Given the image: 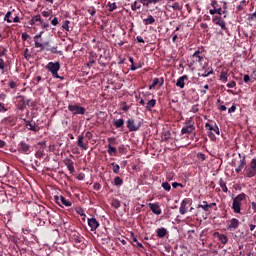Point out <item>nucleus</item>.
Instances as JSON below:
<instances>
[{
	"mask_svg": "<svg viewBox=\"0 0 256 256\" xmlns=\"http://www.w3.org/2000/svg\"><path fill=\"white\" fill-rule=\"evenodd\" d=\"M245 199H247V195L245 193H241L233 199L232 209L234 213H241V203H243Z\"/></svg>",
	"mask_w": 256,
	"mask_h": 256,
	"instance_id": "obj_2",
	"label": "nucleus"
},
{
	"mask_svg": "<svg viewBox=\"0 0 256 256\" xmlns=\"http://www.w3.org/2000/svg\"><path fill=\"white\" fill-rule=\"evenodd\" d=\"M112 205L115 209H119V207H121V203L118 200H113Z\"/></svg>",
	"mask_w": 256,
	"mask_h": 256,
	"instance_id": "obj_48",
	"label": "nucleus"
},
{
	"mask_svg": "<svg viewBox=\"0 0 256 256\" xmlns=\"http://www.w3.org/2000/svg\"><path fill=\"white\" fill-rule=\"evenodd\" d=\"M216 235L219 241H221L222 245H227V241H229V239L224 234H220L219 232H217Z\"/></svg>",
	"mask_w": 256,
	"mask_h": 256,
	"instance_id": "obj_24",
	"label": "nucleus"
},
{
	"mask_svg": "<svg viewBox=\"0 0 256 256\" xmlns=\"http://www.w3.org/2000/svg\"><path fill=\"white\" fill-rule=\"evenodd\" d=\"M187 205H189V199L182 200L179 208L180 215H185V213H187Z\"/></svg>",
	"mask_w": 256,
	"mask_h": 256,
	"instance_id": "obj_16",
	"label": "nucleus"
},
{
	"mask_svg": "<svg viewBox=\"0 0 256 256\" xmlns=\"http://www.w3.org/2000/svg\"><path fill=\"white\" fill-rule=\"evenodd\" d=\"M35 41V47L36 49H41V51L45 50V45H43L42 43H40V41L38 39L34 40Z\"/></svg>",
	"mask_w": 256,
	"mask_h": 256,
	"instance_id": "obj_33",
	"label": "nucleus"
},
{
	"mask_svg": "<svg viewBox=\"0 0 256 256\" xmlns=\"http://www.w3.org/2000/svg\"><path fill=\"white\" fill-rule=\"evenodd\" d=\"M193 63H201L203 61V56H201V51L197 50L193 55H192Z\"/></svg>",
	"mask_w": 256,
	"mask_h": 256,
	"instance_id": "obj_18",
	"label": "nucleus"
},
{
	"mask_svg": "<svg viewBox=\"0 0 256 256\" xmlns=\"http://www.w3.org/2000/svg\"><path fill=\"white\" fill-rule=\"evenodd\" d=\"M42 16L46 18L51 17V11H43Z\"/></svg>",
	"mask_w": 256,
	"mask_h": 256,
	"instance_id": "obj_56",
	"label": "nucleus"
},
{
	"mask_svg": "<svg viewBox=\"0 0 256 256\" xmlns=\"http://www.w3.org/2000/svg\"><path fill=\"white\" fill-rule=\"evenodd\" d=\"M18 149L19 151H21V153H26V155H29V153H31L29 144L23 141L20 142Z\"/></svg>",
	"mask_w": 256,
	"mask_h": 256,
	"instance_id": "obj_14",
	"label": "nucleus"
},
{
	"mask_svg": "<svg viewBox=\"0 0 256 256\" xmlns=\"http://www.w3.org/2000/svg\"><path fill=\"white\" fill-rule=\"evenodd\" d=\"M256 171L253 169L250 164L245 167L244 169V177H248V179H251L252 177H255Z\"/></svg>",
	"mask_w": 256,
	"mask_h": 256,
	"instance_id": "obj_10",
	"label": "nucleus"
},
{
	"mask_svg": "<svg viewBox=\"0 0 256 256\" xmlns=\"http://www.w3.org/2000/svg\"><path fill=\"white\" fill-rule=\"evenodd\" d=\"M156 235L159 239H163L165 235H167V229L166 228H158L156 231Z\"/></svg>",
	"mask_w": 256,
	"mask_h": 256,
	"instance_id": "obj_20",
	"label": "nucleus"
},
{
	"mask_svg": "<svg viewBox=\"0 0 256 256\" xmlns=\"http://www.w3.org/2000/svg\"><path fill=\"white\" fill-rule=\"evenodd\" d=\"M108 145H113L115 144V137H112V138H108Z\"/></svg>",
	"mask_w": 256,
	"mask_h": 256,
	"instance_id": "obj_60",
	"label": "nucleus"
},
{
	"mask_svg": "<svg viewBox=\"0 0 256 256\" xmlns=\"http://www.w3.org/2000/svg\"><path fill=\"white\" fill-rule=\"evenodd\" d=\"M40 25H41L42 29H45L47 31V28L49 27V23L42 21V23Z\"/></svg>",
	"mask_w": 256,
	"mask_h": 256,
	"instance_id": "obj_57",
	"label": "nucleus"
},
{
	"mask_svg": "<svg viewBox=\"0 0 256 256\" xmlns=\"http://www.w3.org/2000/svg\"><path fill=\"white\" fill-rule=\"evenodd\" d=\"M26 127H27V129H29V131H37V126H36L35 122L27 121Z\"/></svg>",
	"mask_w": 256,
	"mask_h": 256,
	"instance_id": "obj_25",
	"label": "nucleus"
},
{
	"mask_svg": "<svg viewBox=\"0 0 256 256\" xmlns=\"http://www.w3.org/2000/svg\"><path fill=\"white\" fill-rule=\"evenodd\" d=\"M213 23H215V25H218L219 27H221V29H225V21L223 19H221V17L215 16L213 18Z\"/></svg>",
	"mask_w": 256,
	"mask_h": 256,
	"instance_id": "obj_19",
	"label": "nucleus"
},
{
	"mask_svg": "<svg viewBox=\"0 0 256 256\" xmlns=\"http://www.w3.org/2000/svg\"><path fill=\"white\" fill-rule=\"evenodd\" d=\"M249 17H250V19H255L256 18V10L254 13L250 14Z\"/></svg>",
	"mask_w": 256,
	"mask_h": 256,
	"instance_id": "obj_64",
	"label": "nucleus"
},
{
	"mask_svg": "<svg viewBox=\"0 0 256 256\" xmlns=\"http://www.w3.org/2000/svg\"><path fill=\"white\" fill-rule=\"evenodd\" d=\"M35 23H39L40 25L41 23H43V19L41 18V15H35L29 21V25H31L32 27L33 25H35Z\"/></svg>",
	"mask_w": 256,
	"mask_h": 256,
	"instance_id": "obj_17",
	"label": "nucleus"
},
{
	"mask_svg": "<svg viewBox=\"0 0 256 256\" xmlns=\"http://www.w3.org/2000/svg\"><path fill=\"white\" fill-rule=\"evenodd\" d=\"M108 9H109V11H115V9H117V4L116 3H110L108 5Z\"/></svg>",
	"mask_w": 256,
	"mask_h": 256,
	"instance_id": "obj_46",
	"label": "nucleus"
},
{
	"mask_svg": "<svg viewBox=\"0 0 256 256\" xmlns=\"http://www.w3.org/2000/svg\"><path fill=\"white\" fill-rule=\"evenodd\" d=\"M112 167H113V173L118 174L119 173V169H121V167L119 166V164H115V162L112 163Z\"/></svg>",
	"mask_w": 256,
	"mask_h": 256,
	"instance_id": "obj_38",
	"label": "nucleus"
},
{
	"mask_svg": "<svg viewBox=\"0 0 256 256\" xmlns=\"http://www.w3.org/2000/svg\"><path fill=\"white\" fill-rule=\"evenodd\" d=\"M148 207H150L154 215H161L162 211H161V207L159 206V203H149Z\"/></svg>",
	"mask_w": 256,
	"mask_h": 256,
	"instance_id": "obj_12",
	"label": "nucleus"
},
{
	"mask_svg": "<svg viewBox=\"0 0 256 256\" xmlns=\"http://www.w3.org/2000/svg\"><path fill=\"white\" fill-rule=\"evenodd\" d=\"M205 127L209 131L208 137H210L211 141H216L217 139L214 133H216V135H221V132L219 131V126H217V124L206 123Z\"/></svg>",
	"mask_w": 256,
	"mask_h": 256,
	"instance_id": "obj_3",
	"label": "nucleus"
},
{
	"mask_svg": "<svg viewBox=\"0 0 256 256\" xmlns=\"http://www.w3.org/2000/svg\"><path fill=\"white\" fill-rule=\"evenodd\" d=\"M136 41H138V43H145V40L141 36H137Z\"/></svg>",
	"mask_w": 256,
	"mask_h": 256,
	"instance_id": "obj_61",
	"label": "nucleus"
},
{
	"mask_svg": "<svg viewBox=\"0 0 256 256\" xmlns=\"http://www.w3.org/2000/svg\"><path fill=\"white\" fill-rule=\"evenodd\" d=\"M209 13L210 15H223V8H221V6H218L216 9H210Z\"/></svg>",
	"mask_w": 256,
	"mask_h": 256,
	"instance_id": "obj_23",
	"label": "nucleus"
},
{
	"mask_svg": "<svg viewBox=\"0 0 256 256\" xmlns=\"http://www.w3.org/2000/svg\"><path fill=\"white\" fill-rule=\"evenodd\" d=\"M126 123L129 131H139L141 128V124H135V120L133 119H128Z\"/></svg>",
	"mask_w": 256,
	"mask_h": 256,
	"instance_id": "obj_9",
	"label": "nucleus"
},
{
	"mask_svg": "<svg viewBox=\"0 0 256 256\" xmlns=\"http://www.w3.org/2000/svg\"><path fill=\"white\" fill-rule=\"evenodd\" d=\"M220 81H222V83H227L228 81L227 71L220 72Z\"/></svg>",
	"mask_w": 256,
	"mask_h": 256,
	"instance_id": "obj_31",
	"label": "nucleus"
},
{
	"mask_svg": "<svg viewBox=\"0 0 256 256\" xmlns=\"http://www.w3.org/2000/svg\"><path fill=\"white\" fill-rule=\"evenodd\" d=\"M235 111H237V106L232 105L229 109H228V113H235Z\"/></svg>",
	"mask_w": 256,
	"mask_h": 256,
	"instance_id": "obj_53",
	"label": "nucleus"
},
{
	"mask_svg": "<svg viewBox=\"0 0 256 256\" xmlns=\"http://www.w3.org/2000/svg\"><path fill=\"white\" fill-rule=\"evenodd\" d=\"M113 125H114V127H116V129H121V127H123V125H125V120H123V118L114 120Z\"/></svg>",
	"mask_w": 256,
	"mask_h": 256,
	"instance_id": "obj_22",
	"label": "nucleus"
},
{
	"mask_svg": "<svg viewBox=\"0 0 256 256\" xmlns=\"http://www.w3.org/2000/svg\"><path fill=\"white\" fill-rule=\"evenodd\" d=\"M155 23V18L153 15H149L146 19H144V25H153Z\"/></svg>",
	"mask_w": 256,
	"mask_h": 256,
	"instance_id": "obj_27",
	"label": "nucleus"
},
{
	"mask_svg": "<svg viewBox=\"0 0 256 256\" xmlns=\"http://www.w3.org/2000/svg\"><path fill=\"white\" fill-rule=\"evenodd\" d=\"M7 112V108H5V104L0 103V113Z\"/></svg>",
	"mask_w": 256,
	"mask_h": 256,
	"instance_id": "obj_55",
	"label": "nucleus"
},
{
	"mask_svg": "<svg viewBox=\"0 0 256 256\" xmlns=\"http://www.w3.org/2000/svg\"><path fill=\"white\" fill-rule=\"evenodd\" d=\"M70 24H71V22L69 20H65L62 24V29H64V31H69Z\"/></svg>",
	"mask_w": 256,
	"mask_h": 256,
	"instance_id": "obj_36",
	"label": "nucleus"
},
{
	"mask_svg": "<svg viewBox=\"0 0 256 256\" xmlns=\"http://www.w3.org/2000/svg\"><path fill=\"white\" fill-rule=\"evenodd\" d=\"M195 130V122L193 120L189 119L185 125V127L182 128L181 130V135H189L193 133Z\"/></svg>",
	"mask_w": 256,
	"mask_h": 256,
	"instance_id": "obj_4",
	"label": "nucleus"
},
{
	"mask_svg": "<svg viewBox=\"0 0 256 256\" xmlns=\"http://www.w3.org/2000/svg\"><path fill=\"white\" fill-rule=\"evenodd\" d=\"M159 84V78H155L152 82V87H156Z\"/></svg>",
	"mask_w": 256,
	"mask_h": 256,
	"instance_id": "obj_62",
	"label": "nucleus"
},
{
	"mask_svg": "<svg viewBox=\"0 0 256 256\" xmlns=\"http://www.w3.org/2000/svg\"><path fill=\"white\" fill-rule=\"evenodd\" d=\"M139 1H141L142 3H143V5H145V3H146V5H151L152 3H159V0H139Z\"/></svg>",
	"mask_w": 256,
	"mask_h": 256,
	"instance_id": "obj_37",
	"label": "nucleus"
},
{
	"mask_svg": "<svg viewBox=\"0 0 256 256\" xmlns=\"http://www.w3.org/2000/svg\"><path fill=\"white\" fill-rule=\"evenodd\" d=\"M73 238L76 243H81V241H82L81 236H79V235H74Z\"/></svg>",
	"mask_w": 256,
	"mask_h": 256,
	"instance_id": "obj_54",
	"label": "nucleus"
},
{
	"mask_svg": "<svg viewBox=\"0 0 256 256\" xmlns=\"http://www.w3.org/2000/svg\"><path fill=\"white\" fill-rule=\"evenodd\" d=\"M132 245L134 247H139L140 249H143V244L137 240V237L132 236Z\"/></svg>",
	"mask_w": 256,
	"mask_h": 256,
	"instance_id": "obj_29",
	"label": "nucleus"
},
{
	"mask_svg": "<svg viewBox=\"0 0 256 256\" xmlns=\"http://www.w3.org/2000/svg\"><path fill=\"white\" fill-rule=\"evenodd\" d=\"M238 157L240 158V164L235 169L236 173H241L243 169H245V165H247V160H245V156H241V154H238Z\"/></svg>",
	"mask_w": 256,
	"mask_h": 256,
	"instance_id": "obj_11",
	"label": "nucleus"
},
{
	"mask_svg": "<svg viewBox=\"0 0 256 256\" xmlns=\"http://www.w3.org/2000/svg\"><path fill=\"white\" fill-rule=\"evenodd\" d=\"M46 69L47 71H49L52 75V77H54V79H63V77L59 76V69H61V64L59 63V61L57 62H49L46 65Z\"/></svg>",
	"mask_w": 256,
	"mask_h": 256,
	"instance_id": "obj_1",
	"label": "nucleus"
},
{
	"mask_svg": "<svg viewBox=\"0 0 256 256\" xmlns=\"http://www.w3.org/2000/svg\"><path fill=\"white\" fill-rule=\"evenodd\" d=\"M44 33H45L44 31H41L39 34L35 35V36H34V40L41 39V37H43V34H44Z\"/></svg>",
	"mask_w": 256,
	"mask_h": 256,
	"instance_id": "obj_58",
	"label": "nucleus"
},
{
	"mask_svg": "<svg viewBox=\"0 0 256 256\" xmlns=\"http://www.w3.org/2000/svg\"><path fill=\"white\" fill-rule=\"evenodd\" d=\"M55 201L58 205H64L65 207H71V205H73V203H71V201L66 200L65 197L63 196H55Z\"/></svg>",
	"mask_w": 256,
	"mask_h": 256,
	"instance_id": "obj_8",
	"label": "nucleus"
},
{
	"mask_svg": "<svg viewBox=\"0 0 256 256\" xmlns=\"http://www.w3.org/2000/svg\"><path fill=\"white\" fill-rule=\"evenodd\" d=\"M8 87H10V89H15V87H17V83H15V81H10L8 83Z\"/></svg>",
	"mask_w": 256,
	"mask_h": 256,
	"instance_id": "obj_52",
	"label": "nucleus"
},
{
	"mask_svg": "<svg viewBox=\"0 0 256 256\" xmlns=\"http://www.w3.org/2000/svg\"><path fill=\"white\" fill-rule=\"evenodd\" d=\"M108 153L109 155H115L117 153V148L113 147L111 144H108Z\"/></svg>",
	"mask_w": 256,
	"mask_h": 256,
	"instance_id": "obj_34",
	"label": "nucleus"
},
{
	"mask_svg": "<svg viewBox=\"0 0 256 256\" xmlns=\"http://www.w3.org/2000/svg\"><path fill=\"white\" fill-rule=\"evenodd\" d=\"M248 4H249V1L242 0L240 4L237 6V11H243V9H245V7H247Z\"/></svg>",
	"mask_w": 256,
	"mask_h": 256,
	"instance_id": "obj_28",
	"label": "nucleus"
},
{
	"mask_svg": "<svg viewBox=\"0 0 256 256\" xmlns=\"http://www.w3.org/2000/svg\"><path fill=\"white\" fill-rule=\"evenodd\" d=\"M88 226L90 227L91 231H97L99 227V221L96 218H88Z\"/></svg>",
	"mask_w": 256,
	"mask_h": 256,
	"instance_id": "obj_13",
	"label": "nucleus"
},
{
	"mask_svg": "<svg viewBox=\"0 0 256 256\" xmlns=\"http://www.w3.org/2000/svg\"><path fill=\"white\" fill-rule=\"evenodd\" d=\"M48 51H51V53H54V54H56V55H61V51H59V50H57V46H54V47H52V48H50V49H48Z\"/></svg>",
	"mask_w": 256,
	"mask_h": 256,
	"instance_id": "obj_41",
	"label": "nucleus"
},
{
	"mask_svg": "<svg viewBox=\"0 0 256 256\" xmlns=\"http://www.w3.org/2000/svg\"><path fill=\"white\" fill-rule=\"evenodd\" d=\"M51 25L57 27V25H59V19L57 17H54L51 21Z\"/></svg>",
	"mask_w": 256,
	"mask_h": 256,
	"instance_id": "obj_49",
	"label": "nucleus"
},
{
	"mask_svg": "<svg viewBox=\"0 0 256 256\" xmlns=\"http://www.w3.org/2000/svg\"><path fill=\"white\" fill-rule=\"evenodd\" d=\"M203 209V211H209V209H211V205H209V203H207V201H203L202 204L198 205V209Z\"/></svg>",
	"mask_w": 256,
	"mask_h": 256,
	"instance_id": "obj_26",
	"label": "nucleus"
},
{
	"mask_svg": "<svg viewBox=\"0 0 256 256\" xmlns=\"http://www.w3.org/2000/svg\"><path fill=\"white\" fill-rule=\"evenodd\" d=\"M170 9H174V11H179L181 9V6L179 5V2H175L172 5H168Z\"/></svg>",
	"mask_w": 256,
	"mask_h": 256,
	"instance_id": "obj_35",
	"label": "nucleus"
},
{
	"mask_svg": "<svg viewBox=\"0 0 256 256\" xmlns=\"http://www.w3.org/2000/svg\"><path fill=\"white\" fill-rule=\"evenodd\" d=\"M114 185H116V187H121V185H123V179H121L119 176H116L114 178Z\"/></svg>",
	"mask_w": 256,
	"mask_h": 256,
	"instance_id": "obj_32",
	"label": "nucleus"
},
{
	"mask_svg": "<svg viewBox=\"0 0 256 256\" xmlns=\"http://www.w3.org/2000/svg\"><path fill=\"white\" fill-rule=\"evenodd\" d=\"M85 139V136H83V134L78 136V140H77V145L78 147H80V149H82V151H87L89 149V142H84L83 140Z\"/></svg>",
	"mask_w": 256,
	"mask_h": 256,
	"instance_id": "obj_6",
	"label": "nucleus"
},
{
	"mask_svg": "<svg viewBox=\"0 0 256 256\" xmlns=\"http://www.w3.org/2000/svg\"><path fill=\"white\" fill-rule=\"evenodd\" d=\"M219 185L224 193H227V191H229V189L227 188V184L225 183V181H223L222 178H220L219 180Z\"/></svg>",
	"mask_w": 256,
	"mask_h": 256,
	"instance_id": "obj_30",
	"label": "nucleus"
},
{
	"mask_svg": "<svg viewBox=\"0 0 256 256\" xmlns=\"http://www.w3.org/2000/svg\"><path fill=\"white\" fill-rule=\"evenodd\" d=\"M0 71H2V73H5V60H3L2 58H0Z\"/></svg>",
	"mask_w": 256,
	"mask_h": 256,
	"instance_id": "obj_42",
	"label": "nucleus"
},
{
	"mask_svg": "<svg viewBox=\"0 0 256 256\" xmlns=\"http://www.w3.org/2000/svg\"><path fill=\"white\" fill-rule=\"evenodd\" d=\"M68 110L71 111L72 115H85V107L79 105H68Z\"/></svg>",
	"mask_w": 256,
	"mask_h": 256,
	"instance_id": "obj_5",
	"label": "nucleus"
},
{
	"mask_svg": "<svg viewBox=\"0 0 256 256\" xmlns=\"http://www.w3.org/2000/svg\"><path fill=\"white\" fill-rule=\"evenodd\" d=\"M11 17V11H8L4 17V21H7V23H12V21L10 20Z\"/></svg>",
	"mask_w": 256,
	"mask_h": 256,
	"instance_id": "obj_44",
	"label": "nucleus"
},
{
	"mask_svg": "<svg viewBox=\"0 0 256 256\" xmlns=\"http://www.w3.org/2000/svg\"><path fill=\"white\" fill-rule=\"evenodd\" d=\"M227 87H228L229 89H234V87H237V82L231 81V82H229V83L227 84Z\"/></svg>",
	"mask_w": 256,
	"mask_h": 256,
	"instance_id": "obj_47",
	"label": "nucleus"
},
{
	"mask_svg": "<svg viewBox=\"0 0 256 256\" xmlns=\"http://www.w3.org/2000/svg\"><path fill=\"white\" fill-rule=\"evenodd\" d=\"M209 75H213V70H210L209 72L205 71L204 74H202V77H209Z\"/></svg>",
	"mask_w": 256,
	"mask_h": 256,
	"instance_id": "obj_59",
	"label": "nucleus"
},
{
	"mask_svg": "<svg viewBox=\"0 0 256 256\" xmlns=\"http://www.w3.org/2000/svg\"><path fill=\"white\" fill-rule=\"evenodd\" d=\"M239 225H241V222L237 218H232L230 220V223L228 224L227 230L228 231H235L236 229H239Z\"/></svg>",
	"mask_w": 256,
	"mask_h": 256,
	"instance_id": "obj_7",
	"label": "nucleus"
},
{
	"mask_svg": "<svg viewBox=\"0 0 256 256\" xmlns=\"http://www.w3.org/2000/svg\"><path fill=\"white\" fill-rule=\"evenodd\" d=\"M250 79L251 78L249 77V75L247 74L244 75V83H249Z\"/></svg>",
	"mask_w": 256,
	"mask_h": 256,
	"instance_id": "obj_63",
	"label": "nucleus"
},
{
	"mask_svg": "<svg viewBox=\"0 0 256 256\" xmlns=\"http://www.w3.org/2000/svg\"><path fill=\"white\" fill-rule=\"evenodd\" d=\"M162 187L165 191H171V184L169 182L162 183Z\"/></svg>",
	"mask_w": 256,
	"mask_h": 256,
	"instance_id": "obj_39",
	"label": "nucleus"
},
{
	"mask_svg": "<svg viewBox=\"0 0 256 256\" xmlns=\"http://www.w3.org/2000/svg\"><path fill=\"white\" fill-rule=\"evenodd\" d=\"M188 79H189V76H187V75H183V76L179 77L176 82V87H179L180 89H184L185 81H187Z\"/></svg>",
	"mask_w": 256,
	"mask_h": 256,
	"instance_id": "obj_15",
	"label": "nucleus"
},
{
	"mask_svg": "<svg viewBox=\"0 0 256 256\" xmlns=\"http://www.w3.org/2000/svg\"><path fill=\"white\" fill-rule=\"evenodd\" d=\"M155 105H157V100L155 99H151L147 102L145 109L147 111H151L153 109V107H155Z\"/></svg>",
	"mask_w": 256,
	"mask_h": 256,
	"instance_id": "obj_21",
	"label": "nucleus"
},
{
	"mask_svg": "<svg viewBox=\"0 0 256 256\" xmlns=\"http://www.w3.org/2000/svg\"><path fill=\"white\" fill-rule=\"evenodd\" d=\"M67 169H68V171H70L71 173H73V171H75V167L73 166V162H71L70 164H68Z\"/></svg>",
	"mask_w": 256,
	"mask_h": 256,
	"instance_id": "obj_51",
	"label": "nucleus"
},
{
	"mask_svg": "<svg viewBox=\"0 0 256 256\" xmlns=\"http://www.w3.org/2000/svg\"><path fill=\"white\" fill-rule=\"evenodd\" d=\"M211 7H213V9H218L219 6V2H217V0H211L210 3Z\"/></svg>",
	"mask_w": 256,
	"mask_h": 256,
	"instance_id": "obj_43",
	"label": "nucleus"
},
{
	"mask_svg": "<svg viewBox=\"0 0 256 256\" xmlns=\"http://www.w3.org/2000/svg\"><path fill=\"white\" fill-rule=\"evenodd\" d=\"M102 245H108V243H111V239L109 237H104L101 239Z\"/></svg>",
	"mask_w": 256,
	"mask_h": 256,
	"instance_id": "obj_45",
	"label": "nucleus"
},
{
	"mask_svg": "<svg viewBox=\"0 0 256 256\" xmlns=\"http://www.w3.org/2000/svg\"><path fill=\"white\" fill-rule=\"evenodd\" d=\"M250 167L253 168L255 171H256V158H253L251 161H250Z\"/></svg>",
	"mask_w": 256,
	"mask_h": 256,
	"instance_id": "obj_50",
	"label": "nucleus"
},
{
	"mask_svg": "<svg viewBox=\"0 0 256 256\" xmlns=\"http://www.w3.org/2000/svg\"><path fill=\"white\" fill-rule=\"evenodd\" d=\"M132 11H137V9H141V5L137 4V1L131 4Z\"/></svg>",
	"mask_w": 256,
	"mask_h": 256,
	"instance_id": "obj_40",
	"label": "nucleus"
}]
</instances>
